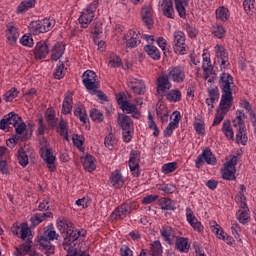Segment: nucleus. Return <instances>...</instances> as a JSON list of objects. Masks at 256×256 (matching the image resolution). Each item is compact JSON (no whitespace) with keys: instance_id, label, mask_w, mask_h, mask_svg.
<instances>
[{"instance_id":"nucleus-1","label":"nucleus","mask_w":256,"mask_h":256,"mask_svg":"<svg viewBox=\"0 0 256 256\" xmlns=\"http://www.w3.org/2000/svg\"><path fill=\"white\" fill-rule=\"evenodd\" d=\"M56 227L58 231L61 233H66V236L64 237L63 241H79L83 242L85 241V238L87 237V230L80 228L77 229L73 225V222H71L69 219L65 217H60L57 219Z\"/></svg>"},{"instance_id":"nucleus-2","label":"nucleus","mask_w":256,"mask_h":256,"mask_svg":"<svg viewBox=\"0 0 256 256\" xmlns=\"http://www.w3.org/2000/svg\"><path fill=\"white\" fill-rule=\"evenodd\" d=\"M59 239V234L55 230L47 229L44 231L43 235L39 238V244L42 246V250L45 255H53L55 253V245L51 241H57Z\"/></svg>"},{"instance_id":"nucleus-3","label":"nucleus","mask_w":256,"mask_h":256,"mask_svg":"<svg viewBox=\"0 0 256 256\" xmlns=\"http://www.w3.org/2000/svg\"><path fill=\"white\" fill-rule=\"evenodd\" d=\"M247 116L243 110L236 111V117L233 120V127H235L237 134H236V141L241 143V145H246L247 143V132L245 130V122L243 119H246Z\"/></svg>"},{"instance_id":"nucleus-4","label":"nucleus","mask_w":256,"mask_h":256,"mask_svg":"<svg viewBox=\"0 0 256 256\" xmlns=\"http://www.w3.org/2000/svg\"><path fill=\"white\" fill-rule=\"evenodd\" d=\"M20 239L25 241L27 239V244H22L18 247H16V250L14 251L15 256H23L27 255L29 251H31V239H33V236L31 235V229H29V226L27 224L22 223L20 228Z\"/></svg>"},{"instance_id":"nucleus-5","label":"nucleus","mask_w":256,"mask_h":256,"mask_svg":"<svg viewBox=\"0 0 256 256\" xmlns=\"http://www.w3.org/2000/svg\"><path fill=\"white\" fill-rule=\"evenodd\" d=\"M97 7H99L97 2H92L82 9V11L80 12V16L78 18V23L80 24L82 29H87V27H89V25L93 23Z\"/></svg>"},{"instance_id":"nucleus-6","label":"nucleus","mask_w":256,"mask_h":256,"mask_svg":"<svg viewBox=\"0 0 256 256\" xmlns=\"http://www.w3.org/2000/svg\"><path fill=\"white\" fill-rule=\"evenodd\" d=\"M139 209V203L132 201L129 203H124L118 206L111 214L113 221H121L131 215L133 211Z\"/></svg>"},{"instance_id":"nucleus-7","label":"nucleus","mask_w":256,"mask_h":256,"mask_svg":"<svg viewBox=\"0 0 256 256\" xmlns=\"http://www.w3.org/2000/svg\"><path fill=\"white\" fill-rule=\"evenodd\" d=\"M185 41H186V36L183 31L181 30L174 31L172 47L176 55H187V51H189V47H187V44L185 43Z\"/></svg>"},{"instance_id":"nucleus-8","label":"nucleus","mask_w":256,"mask_h":256,"mask_svg":"<svg viewBox=\"0 0 256 256\" xmlns=\"http://www.w3.org/2000/svg\"><path fill=\"white\" fill-rule=\"evenodd\" d=\"M55 27V20L52 18H45L44 20H39L31 22L29 25V31L32 35H39V33H47Z\"/></svg>"},{"instance_id":"nucleus-9","label":"nucleus","mask_w":256,"mask_h":256,"mask_svg":"<svg viewBox=\"0 0 256 256\" xmlns=\"http://www.w3.org/2000/svg\"><path fill=\"white\" fill-rule=\"evenodd\" d=\"M82 83L87 91H97L101 82L95 71L86 70L82 75Z\"/></svg>"},{"instance_id":"nucleus-10","label":"nucleus","mask_w":256,"mask_h":256,"mask_svg":"<svg viewBox=\"0 0 256 256\" xmlns=\"http://www.w3.org/2000/svg\"><path fill=\"white\" fill-rule=\"evenodd\" d=\"M117 103L122 111L131 114L134 119H139V117H141V112L137 109V105L129 102L123 94L117 96Z\"/></svg>"},{"instance_id":"nucleus-11","label":"nucleus","mask_w":256,"mask_h":256,"mask_svg":"<svg viewBox=\"0 0 256 256\" xmlns=\"http://www.w3.org/2000/svg\"><path fill=\"white\" fill-rule=\"evenodd\" d=\"M166 75L173 83H184L187 77L185 68L181 65L169 67Z\"/></svg>"},{"instance_id":"nucleus-12","label":"nucleus","mask_w":256,"mask_h":256,"mask_svg":"<svg viewBox=\"0 0 256 256\" xmlns=\"http://www.w3.org/2000/svg\"><path fill=\"white\" fill-rule=\"evenodd\" d=\"M205 163H207V165H215V163H217V158L209 148L204 149L203 152L198 155L195 160V167L201 169V166L205 165Z\"/></svg>"},{"instance_id":"nucleus-13","label":"nucleus","mask_w":256,"mask_h":256,"mask_svg":"<svg viewBox=\"0 0 256 256\" xmlns=\"http://www.w3.org/2000/svg\"><path fill=\"white\" fill-rule=\"evenodd\" d=\"M202 69L204 79L208 83H213V78L211 77L214 74L213 64H211V55L207 53V50H204L202 54Z\"/></svg>"},{"instance_id":"nucleus-14","label":"nucleus","mask_w":256,"mask_h":256,"mask_svg":"<svg viewBox=\"0 0 256 256\" xmlns=\"http://www.w3.org/2000/svg\"><path fill=\"white\" fill-rule=\"evenodd\" d=\"M235 165H237V156H233L224 164V168L221 170L223 179L226 181H235V173L237 172Z\"/></svg>"},{"instance_id":"nucleus-15","label":"nucleus","mask_w":256,"mask_h":256,"mask_svg":"<svg viewBox=\"0 0 256 256\" xmlns=\"http://www.w3.org/2000/svg\"><path fill=\"white\" fill-rule=\"evenodd\" d=\"M173 85L171 84V80L167 74L160 75L156 80V93L160 95V97H165L167 91L171 89Z\"/></svg>"},{"instance_id":"nucleus-16","label":"nucleus","mask_w":256,"mask_h":256,"mask_svg":"<svg viewBox=\"0 0 256 256\" xmlns=\"http://www.w3.org/2000/svg\"><path fill=\"white\" fill-rule=\"evenodd\" d=\"M186 221L189 223V225L196 231V233H204L205 232V226L195 217V214L193 213V209L191 207H186Z\"/></svg>"},{"instance_id":"nucleus-17","label":"nucleus","mask_w":256,"mask_h":256,"mask_svg":"<svg viewBox=\"0 0 256 256\" xmlns=\"http://www.w3.org/2000/svg\"><path fill=\"white\" fill-rule=\"evenodd\" d=\"M123 43L126 49H135L141 43V34H137L134 30H130L129 33L123 36Z\"/></svg>"},{"instance_id":"nucleus-18","label":"nucleus","mask_w":256,"mask_h":256,"mask_svg":"<svg viewBox=\"0 0 256 256\" xmlns=\"http://www.w3.org/2000/svg\"><path fill=\"white\" fill-rule=\"evenodd\" d=\"M128 87L136 95H145V92L147 91L145 81L133 77L128 79Z\"/></svg>"},{"instance_id":"nucleus-19","label":"nucleus","mask_w":256,"mask_h":256,"mask_svg":"<svg viewBox=\"0 0 256 256\" xmlns=\"http://www.w3.org/2000/svg\"><path fill=\"white\" fill-rule=\"evenodd\" d=\"M141 159V154L137 150H132L130 152L129 167L133 177H139L141 172L139 171V161Z\"/></svg>"},{"instance_id":"nucleus-20","label":"nucleus","mask_w":256,"mask_h":256,"mask_svg":"<svg viewBox=\"0 0 256 256\" xmlns=\"http://www.w3.org/2000/svg\"><path fill=\"white\" fill-rule=\"evenodd\" d=\"M214 53L217 59L221 60V69H227V67H229V54L227 53V49H225L223 45L217 44L214 47Z\"/></svg>"},{"instance_id":"nucleus-21","label":"nucleus","mask_w":256,"mask_h":256,"mask_svg":"<svg viewBox=\"0 0 256 256\" xmlns=\"http://www.w3.org/2000/svg\"><path fill=\"white\" fill-rule=\"evenodd\" d=\"M231 107H233V92H222L218 110L229 113Z\"/></svg>"},{"instance_id":"nucleus-22","label":"nucleus","mask_w":256,"mask_h":256,"mask_svg":"<svg viewBox=\"0 0 256 256\" xmlns=\"http://www.w3.org/2000/svg\"><path fill=\"white\" fill-rule=\"evenodd\" d=\"M219 85L222 93L233 92V76H231L229 73L223 72L220 74Z\"/></svg>"},{"instance_id":"nucleus-23","label":"nucleus","mask_w":256,"mask_h":256,"mask_svg":"<svg viewBox=\"0 0 256 256\" xmlns=\"http://www.w3.org/2000/svg\"><path fill=\"white\" fill-rule=\"evenodd\" d=\"M159 9L163 15L168 19H175V10L173 9V1L171 0H160Z\"/></svg>"},{"instance_id":"nucleus-24","label":"nucleus","mask_w":256,"mask_h":256,"mask_svg":"<svg viewBox=\"0 0 256 256\" xmlns=\"http://www.w3.org/2000/svg\"><path fill=\"white\" fill-rule=\"evenodd\" d=\"M49 55V45L47 42L40 41L36 44L34 49V57L37 60L45 59Z\"/></svg>"},{"instance_id":"nucleus-25","label":"nucleus","mask_w":256,"mask_h":256,"mask_svg":"<svg viewBox=\"0 0 256 256\" xmlns=\"http://www.w3.org/2000/svg\"><path fill=\"white\" fill-rule=\"evenodd\" d=\"M6 37L9 45H15V43H17V39H19V28H17L15 24L9 23L7 25Z\"/></svg>"},{"instance_id":"nucleus-26","label":"nucleus","mask_w":256,"mask_h":256,"mask_svg":"<svg viewBox=\"0 0 256 256\" xmlns=\"http://www.w3.org/2000/svg\"><path fill=\"white\" fill-rule=\"evenodd\" d=\"M80 161L83 165L85 171L91 173L97 169V164L95 163V157L91 154H85L80 158Z\"/></svg>"},{"instance_id":"nucleus-27","label":"nucleus","mask_w":256,"mask_h":256,"mask_svg":"<svg viewBox=\"0 0 256 256\" xmlns=\"http://www.w3.org/2000/svg\"><path fill=\"white\" fill-rule=\"evenodd\" d=\"M117 123L122 131H133V120L125 114H118Z\"/></svg>"},{"instance_id":"nucleus-28","label":"nucleus","mask_w":256,"mask_h":256,"mask_svg":"<svg viewBox=\"0 0 256 256\" xmlns=\"http://www.w3.org/2000/svg\"><path fill=\"white\" fill-rule=\"evenodd\" d=\"M156 115L162 123H167L169 121V108H167V104L164 102H159L156 107Z\"/></svg>"},{"instance_id":"nucleus-29","label":"nucleus","mask_w":256,"mask_h":256,"mask_svg":"<svg viewBox=\"0 0 256 256\" xmlns=\"http://www.w3.org/2000/svg\"><path fill=\"white\" fill-rule=\"evenodd\" d=\"M160 234L163 241H165L169 245H172L173 241H175V230H173L171 226H163L160 229Z\"/></svg>"},{"instance_id":"nucleus-30","label":"nucleus","mask_w":256,"mask_h":256,"mask_svg":"<svg viewBox=\"0 0 256 256\" xmlns=\"http://www.w3.org/2000/svg\"><path fill=\"white\" fill-rule=\"evenodd\" d=\"M143 23L151 29L153 27V8L149 6H143L141 10Z\"/></svg>"},{"instance_id":"nucleus-31","label":"nucleus","mask_w":256,"mask_h":256,"mask_svg":"<svg viewBox=\"0 0 256 256\" xmlns=\"http://www.w3.org/2000/svg\"><path fill=\"white\" fill-rule=\"evenodd\" d=\"M215 15L217 21L226 23V21H229V18L231 17V11H229V8L225 6H220L216 9Z\"/></svg>"},{"instance_id":"nucleus-32","label":"nucleus","mask_w":256,"mask_h":256,"mask_svg":"<svg viewBox=\"0 0 256 256\" xmlns=\"http://www.w3.org/2000/svg\"><path fill=\"white\" fill-rule=\"evenodd\" d=\"M71 109H73V92L68 91L65 94V98L62 104L63 115H69V113H71Z\"/></svg>"},{"instance_id":"nucleus-33","label":"nucleus","mask_w":256,"mask_h":256,"mask_svg":"<svg viewBox=\"0 0 256 256\" xmlns=\"http://www.w3.org/2000/svg\"><path fill=\"white\" fill-rule=\"evenodd\" d=\"M110 183L116 189H121V187H123V185L125 184V180L123 179V175L121 174V172H119V170H115L114 172H112L110 176Z\"/></svg>"},{"instance_id":"nucleus-34","label":"nucleus","mask_w":256,"mask_h":256,"mask_svg":"<svg viewBox=\"0 0 256 256\" xmlns=\"http://www.w3.org/2000/svg\"><path fill=\"white\" fill-rule=\"evenodd\" d=\"M175 247L180 253H189L191 249V244H189V239L185 237H180L176 239Z\"/></svg>"},{"instance_id":"nucleus-35","label":"nucleus","mask_w":256,"mask_h":256,"mask_svg":"<svg viewBox=\"0 0 256 256\" xmlns=\"http://www.w3.org/2000/svg\"><path fill=\"white\" fill-rule=\"evenodd\" d=\"M65 53V45L62 43H56L51 50V59L52 61H59Z\"/></svg>"},{"instance_id":"nucleus-36","label":"nucleus","mask_w":256,"mask_h":256,"mask_svg":"<svg viewBox=\"0 0 256 256\" xmlns=\"http://www.w3.org/2000/svg\"><path fill=\"white\" fill-rule=\"evenodd\" d=\"M144 51L154 61H159V59H161V52H159V49L157 48V46L146 45L144 47Z\"/></svg>"},{"instance_id":"nucleus-37","label":"nucleus","mask_w":256,"mask_h":256,"mask_svg":"<svg viewBox=\"0 0 256 256\" xmlns=\"http://www.w3.org/2000/svg\"><path fill=\"white\" fill-rule=\"evenodd\" d=\"M37 1L36 0H25L22 1L17 7V13L21 15V13H25L29 11V9H33L35 7Z\"/></svg>"},{"instance_id":"nucleus-38","label":"nucleus","mask_w":256,"mask_h":256,"mask_svg":"<svg viewBox=\"0 0 256 256\" xmlns=\"http://www.w3.org/2000/svg\"><path fill=\"white\" fill-rule=\"evenodd\" d=\"M245 191H247V187L245 185H240V191L236 195V201L240 205V209H245L247 207V197H245Z\"/></svg>"},{"instance_id":"nucleus-39","label":"nucleus","mask_w":256,"mask_h":256,"mask_svg":"<svg viewBox=\"0 0 256 256\" xmlns=\"http://www.w3.org/2000/svg\"><path fill=\"white\" fill-rule=\"evenodd\" d=\"M237 219L239 223H242L245 225L246 223H249V220L251 219V215L249 214V208L244 207L240 208L237 212Z\"/></svg>"},{"instance_id":"nucleus-40","label":"nucleus","mask_w":256,"mask_h":256,"mask_svg":"<svg viewBox=\"0 0 256 256\" xmlns=\"http://www.w3.org/2000/svg\"><path fill=\"white\" fill-rule=\"evenodd\" d=\"M176 11L178 12L179 17L181 19H185L187 17V12L185 11V6L189 3V0H174Z\"/></svg>"},{"instance_id":"nucleus-41","label":"nucleus","mask_w":256,"mask_h":256,"mask_svg":"<svg viewBox=\"0 0 256 256\" xmlns=\"http://www.w3.org/2000/svg\"><path fill=\"white\" fill-rule=\"evenodd\" d=\"M164 96H166L167 101L170 103H179V101H181V90L172 89Z\"/></svg>"},{"instance_id":"nucleus-42","label":"nucleus","mask_w":256,"mask_h":256,"mask_svg":"<svg viewBox=\"0 0 256 256\" xmlns=\"http://www.w3.org/2000/svg\"><path fill=\"white\" fill-rule=\"evenodd\" d=\"M49 217H51V212L36 213L31 217L30 221L34 226H37L39 223H43V221Z\"/></svg>"},{"instance_id":"nucleus-43","label":"nucleus","mask_w":256,"mask_h":256,"mask_svg":"<svg viewBox=\"0 0 256 256\" xmlns=\"http://www.w3.org/2000/svg\"><path fill=\"white\" fill-rule=\"evenodd\" d=\"M4 119L8 121V125H13V127L19 125V123L23 121L20 115L16 114L15 112L8 113L4 116Z\"/></svg>"},{"instance_id":"nucleus-44","label":"nucleus","mask_w":256,"mask_h":256,"mask_svg":"<svg viewBox=\"0 0 256 256\" xmlns=\"http://www.w3.org/2000/svg\"><path fill=\"white\" fill-rule=\"evenodd\" d=\"M75 117H79L82 123H87V110H85V106L80 105L74 108Z\"/></svg>"},{"instance_id":"nucleus-45","label":"nucleus","mask_w":256,"mask_h":256,"mask_svg":"<svg viewBox=\"0 0 256 256\" xmlns=\"http://www.w3.org/2000/svg\"><path fill=\"white\" fill-rule=\"evenodd\" d=\"M159 206L164 211H175V204H173V200L169 198H161L159 200Z\"/></svg>"},{"instance_id":"nucleus-46","label":"nucleus","mask_w":256,"mask_h":256,"mask_svg":"<svg viewBox=\"0 0 256 256\" xmlns=\"http://www.w3.org/2000/svg\"><path fill=\"white\" fill-rule=\"evenodd\" d=\"M222 133L227 137V139H233L235 134L233 133V128L231 127V122L229 120H225L222 124Z\"/></svg>"},{"instance_id":"nucleus-47","label":"nucleus","mask_w":256,"mask_h":256,"mask_svg":"<svg viewBox=\"0 0 256 256\" xmlns=\"http://www.w3.org/2000/svg\"><path fill=\"white\" fill-rule=\"evenodd\" d=\"M45 163L48 165H53L55 163V156L53 155V152L49 148H42V154Z\"/></svg>"},{"instance_id":"nucleus-48","label":"nucleus","mask_w":256,"mask_h":256,"mask_svg":"<svg viewBox=\"0 0 256 256\" xmlns=\"http://www.w3.org/2000/svg\"><path fill=\"white\" fill-rule=\"evenodd\" d=\"M151 255L152 256H163V246L161 245V241L156 240L151 244Z\"/></svg>"},{"instance_id":"nucleus-49","label":"nucleus","mask_w":256,"mask_h":256,"mask_svg":"<svg viewBox=\"0 0 256 256\" xmlns=\"http://www.w3.org/2000/svg\"><path fill=\"white\" fill-rule=\"evenodd\" d=\"M104 145L107 149H113L117 145V136L113 133H109L104 139Z\"/></svg>"},{"instance_id":"nucleus-50","label":"nucleus","mask_w":256,"mask_h":256,"mask_svg":"<svg viewBox=\"0 0 256 256\" xmlns=\"http://www.w3.org/2000/svg\"><path fill=\"white\" fill-rule=\"evenodd\" d=\"M18 163L22 167H27V165H29V156H27V152L23 150V148L18 150Z\"/></svg>"},{"instance_id":"nucleus-51","label":"nucleus","mask_w":256,"mask_h":256,"mask_svg":"<svg viewBox=\"0 0 256 256\" xmlns=\"http://www.w3.org/2000/svg\"><path fill=\"white\" fill-rule=\"evenodd\" d=\"M65 77V64L58 62L54 70V79H63Z\"/></svg>"},{"instance_id":"nucleus-52","label":"nucleus","mask_w":256,"mask_h":256,"mask_svg":"<svg viewBox=\"0 0 256 256\" xmlns=\"http://www.w3.org/2000/svg\"><path fill=\"white\" fill-rule=\"evenodd\" d=\"M178 167L177 162H169L162 165V173L163 175H169V173H173Z\"/></svg>"},{"instance_id":"nucleus-53","label":"nucleus","mask_w":256,"mask_h":256,"mask_svg":"<svg viewBox=\"0 0 256 256\" xmlns=\"http://www.w3.org/2000/svg\"><path fill=\"white\" fill-rule=\"evenodd\" d=\"M148 127L151 129L153 132L154 137H159V128L157 127V124L155 123V120H153V115L151 112L148 113Z\"/></svg>"},{"instance_id":"nucleus-54","label":"nucleus","mask_w":256,"mask_h":256,"mask_svg":"<svg viewBox=\"0 0 256 256\" xmlns=\"http://www.w3.org/2000/svg\"><path fill=\"white\" fill-rule=\"evenodd\" d=\"M194 129L197 135H205V121L202 119H196L194 122Z\"/></svg>"},{"instance_id":"nucleus-55","label":"nucleus","mask_w":256,"mask_h":256,"mask_svg":"<svg viewBox=\"0 0 256 256\" xmlns=\"http://www.w3.org/2000/svg\"><path fill=\"white\" fill-rule=\"evenodd\" d=\"M90 119L95 121L96 123H101L104 119L103 113L98 109H91L90 111Z\"/></svg>"},{"instance_id":"nucleus-56","label":"nucleus","mask_w":256,"mask_h":256,"mask_svg":"<svg viewBox=\"0 0 256 256\" xmlns=\"http://www.w3.org/2000/svg\"><path fill=\"white\" fill-rule=\"evenodd\" d=\"M59 133L66 141H69V132L67 130V121L62 120L59 123Z\"/></svg>"},{"instance_id":"nucleus-57","label":"nucleus","mask_w":256,"mask_h":256,"mask_svg":"<svg viewBox=\"0 0 256 256\" xmlns=\"http://www.w3.org/2000/svg\"><path fill=\"white\" fill-rule=\"evenodd\" d=\"M240 107H241V109L246 110V113L249 114L250 119L255 116V112L253 111V106L247 100H241Z\"/></svg>"},{"instance_id":"nucleus-58","label":"nucleus","mask_w":256,"mask_h":256,"mask_svg":"<svg viewBox=\"0 0 256 256\" xmlns=\"http://www.w3.org/2000/svg\"><path fill=\"white\" fill-rule=\"evenodd\" d=\"M212 34L214 37H217V39H223V37H225V28L222 25L213 26Z\"/></svg>"},{"instance_id":"nucleus-59","label":"nucleus","mask_w":256,"mask_h":256,"mask_svg":"<svg viewBox=\"0 0 256 256\" xmlns=\"http://www.w3.org/2000/svg\"><path fill=\"white\" fill-rule=\"evenodd\" d=\"M225 115H227V112H223L217 109L214 121L212 123V127H217V125H221V122L225 119Z\"/></svg>"},{"instance_id":"nucleus-60","label":"nucleus","mask_w":256,"mask_h":256,"mask_svg":"<svg viewBox=\"0 0 256 256\" xmlns=\"http://www.w3.org/2000/svg\"><path fill=\"white\" fill-rule=\"evenodd\" d=\"M108 65L110 67H121V58H119V56L111 53L108 57Z\"/></svg>"},{"instance_id":"nucleus-61","label":"nucleus","mask_w":256,"mask_h":256,"mask_svg":"<svg viewBox=\"0 0 256 256\" xmlns=\"http://www.w3.org/2000/svg\"><path fill=\"white\" fill-rule=\"evenodd\" d=\"M17 95H19V91H17V88H12L4 94V100L6 101V103H9L13 101V99H15Z\"/></svg>"},{"instance_id":"nucleus-62","label":"nucleus","mask_w":256,"mask_h":256,"mask_svg":"<svg viewBox=\"0 0 256 256\" xmlns=\"http://www.w3.org/2000/svg\"><path fill=\"white\" fill-rule=\"evenodd\" d=\"M159 191H163L164 193H175L177 191V186L175 184H163L158 187Z\"/></svg>"},{"instance_id":"nucleus-63","label":"nucleus","mask_w":256,"mask_h":256,"mask_svg":"<svg viewBox=\"0 0 256 256\" xmlns=\"http://www.w3.org/2000/svg\"><path fill=\"white\" fill-rule=\"evenodd\" d=\"M72 142L77 147V149H83V143H85V139H83V136L74 134L72 136Z\"/></svg>"},{"instance_id":"nucleus-64","label":"nucleus","mask_w":256,"mask_h":256,"mask_svg":"<svg viewBox=\"0 0 256 256\" xmlns=\"http://www.w3.org/2000/svg\"><path fill=\"white\" fill-rule=\"evenodd\" d=\"M20 43L24 47H33L35 45V42H33V37L25 34L20 38Z\"/></svg>"}]
</instances>
